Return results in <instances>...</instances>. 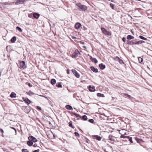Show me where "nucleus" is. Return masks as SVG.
I'll return each mask as SVG.
<instances>
[{
  "instance_id": "13",
  "label": "nucleus",
  "mask_w": 152,
  "mask_h": 152,
  "mask_svg": "<svg viewBox=\"0 0 152 152\" xmlns=\"http://www.w3.org/2000/svg\"><path fill=\"white\" fill-rule=\"evenodd\" d=\"M90 69L94 72L96 73L98 72L97 69L96 68H95L94 66H91Z\"/></svg>"
},
{
  "instance_id": "11",
  "label": "nucleus",
  "mask_w": 152,
  "mask_h": 152,
  "mask_svg": "<svg viewBox=\"0 0 152 152\" xmlns=\"http://www.w3.org/2000/svg\"><path fill=\"white\" fill-rule=\"evenodd\" d=\"M121 95L123 96L126 97V98H133L131 96L125 93H121Z\"/></svg>"
},
{
  "instance_id": "39",
  "label": "nucleus",
  "mask_w": 152,
  "mask_h": 152,
  "mask_svg": "<svg viewBox=\"0 0 152 152\" xmlns=\"http://www.w3.org/2000/svg\"><path fill=\"white\" fill-rule=\"evenodd\" d=\"M118 61L121 64H124V62L123 61L122 59H119V60Z\"/></svg>"
},
{
  "instance_id": "47",
  "label": "nucleus",
  "mask_w": 152,
  "mask_h": 152,
  "mask_svg": "<svg viewBox=\"0 0 152 152\" xmlns=\"http://www.w3.org/2000/svg\"><path fill=\"white\" fill-rule=\"evenodd\" d=\"M126 38L124 37H123L122 38V40H123V41L125 42V41H126Z\"/></svg>"
},
{
  "instance_id": "61",
  "label": "nucleus",
  "mask_w": 152,
  "mask_h": 152,
  "mask_svg": "<svg viewBox=\"0 0 152 152\" xmlns=\"http://www.w3.org/2000/svg\"><path fill=\"white\" fill-rule=\"evenodd\" d=\"M124 134H125V135H127V134H126V133H125Z\"/></svg>"
},
{
  "instance_id": "5",
  "label": "nucleus",
  "mask_w": 152,
  "mask_h": 152,
  "mask_svg": "<svg viewBox=\"0 0 152 152\" xmlns=\"http://www.w3.org/2000/svg\"><path fill=\"white\" fill-rule=\"evenodd\" d=\"M28 139L29 140H31L33 142H37V140L34 137L31 136H29Z\"/></svg>"
},
{
  "instance_id": "49",
  "label": "nucleus",
  "mask_w": 152,
  "mask_h": 152,
  "mask_svg": "<svg viewBox=\"0 0 152 152\" xmlns=\"http://www.w3.org/2000/svg\"><path fill=\"white\" fill-rule=\"evenodd\" d=\"M28 86L30 87H32V85L30 83H28Z\"/></svg>"
},
{
  "instance_id": "14",
  "label": "nucleus",
  "mask_w": 152,
  "mask_h": 152,
  "mask_svg": "<svg viewBox=\"0 0 152 152\" xmlns=\"http://www.w3.org/2000/svg\"><path fill=\"white\" fill-rule=\"evenodd\" d=\"M81 26V24L79 23H77L75 25V28L76 29H78Z\"/></svg>"
},
{
  "instance_id": "18",
  "label": "nucleus",
  "mask_w": 152,
  "mask_h": 152,
  "mask_svg": "<svg viewBox=\"0 0 152 152\" xmlns=\"http://www.w3.org/2000/svg\"><path fill=\"white\" fill-rule=\"evenodd\" d=\"M10 96L12 98H15L16 97V94L15 92H12L10 95Z\"/></svg>"
},
{
  "instance_id": "30",
  "label": "nucleus",
  "mask_w": 152,
  "mask_h": 152,
  "mask_svg": "<svg viewBox=\"0 0 152 152\" xmlns=\"http://www.w3.org/2000/svg\"><path fill=\"white\" fill-rule=\"evenodd\" d=\"M26 93L29 95H32L34 94V93L31 91H29L28 92H26Z\"/></svg>"
},
{
  "instance_id": "55",
  "label": "nucleus",
  "mask_w": 152,
  "mask_h": 152,
  "mask_svg": "<svg viewBox=\"0 0 152 152\" xmlns=\"http://www.w3.org/2000/svg\"><path fill=\"white\" fill-rule=\"evenodd\" d=\"M88 141H89V140H86V142H88V143H89L88 142Z\"/></svg>"
},
{
  "instance_id": "20",
  "label": "nucleus",
  "mask_w": 152,
  "mask_h": 152,
  "mask_svg": "<svg viewBox=\"0 0 152 152\" xmlns=\"http://www.w3.org/2000/svg\"><path fill=\"white\" fill-rule=\"evenodd\" d=\"M33 16L34 18L37 19L39 17V15L37 13H34L33 14Z\"/></svg>"
},
{
  "instance_id": "12",
  "label": "nucleus",
  "mask_w": 152,
  "mask_h": 152,
  "mask_svg": "<svg viewBox=\"0 0 152 152\" xmlns=\"http://www.w3.org/2000/svg\"><path fill=\"white\" fill-rule=\"evenodd\" d=\"M88 89L89 91L91 92L94 91L95 90V87L92 86L91 85L89 86Z\"/></svg>"
},
{
  "instance_id": "44",
  "label": "nucleus",
  "mask_w": 152,
  "mask_h": 152,
  "mask_svg": "<svg viewBox=\"0 0 152 152\" xmlns=\"http://www.w3.org/2000/svg\"><path fill=\"white\" fill-rule=\"evenodd\" d=\"M69 126L70 127H72V128H73V126L72 123L71 122H69Z\"/></svg>"
},
{
  "instance_id": "41",
  "label": "nucleus",
  "mask_w": 152,
  "mask_h": 152,
  "mask_svg": "<svg viewBox=\"0 0 152 152\" xmlns=\"http://www.w3.org/2000/svg\"><path fill=\"white\" fill-rule=\"evenodd\" d=\"M128 136H125L124 135H122L120 137L121 138H127Z\"/></svg>"
},
{
  "instance_id": "34",
  "label": "nucleus",
  "mask_w": 152,
  "mask_h": 152,
  "mask_svg": "<svg viewBox=\"0 0 152 152\" xmlns=\"http://www.w3.org/2000/svg\"><path fill=\"white\" fill-rule=\"evenodd\" d=\"M139 38L142 39H143L145 40H146L147 39L146 38L144 37L143 36L141 35L139 36Z\"/></svg>"
},
{
  "instance_id": "3",
  "label": "nucleus",
  "mask_w": 152,
  "mask_h": 152,
  "mask_svg": "<svg viewBox=\"0 0 152 152\" xmlns=\"http://www.w3.org/2000/svg\"><path fill=\"white\" fill-rule=\"evenodd\" d=\"M102 31L103 33L105 35H111V32L108 31L105 28H101Z\"/></svg>"
},
{
  "instance_id": "1",
  "label": "nucleus",
  "mask_w": 152,
  "mask_h": 152,
  "mask_svg": "<svg viewBox=\"0 0 152 152\" xmlns=\"http://www.w3.org/2000/svg\"><path fill=\"white\" fill-rule=\"evenodd\" d=\"M76 5L78 7V9L80 11H85L87 8L86 6L80 3L76 4Z\"/></svg>"
},
{
  "instance_id": "43",
  "label": "nucleus",
  "mask_w": 152,
  "mask_h": 152,
  "mask_svg": "<svg viewBox=\"0 0 152 152\" xmlns=\"http://www.w3.org/2000/svg\"><path fill=\"white\" fill-rule=\"evenodd\" d=\"M75 134L76 136L77 137H79V136H80L79 134L78 133H77V132H75Z\"/></svg>"
},
{
  "instance_id": "60",
  "label": "nucleus",
  "mask_w": 152,
  "mask_h": 152,
  "mask_svg": "<svg viewBox=\"0 0 152 152\" xmlns=\"http://www.w3.org/2000/svg\"><path fill=\"white\" fill-rule=\"evenodd\" d=\"M49 124H51V122H49Z\"/></svg>"
},
{
  "instance_id": "28",
  "label": "nucleus",
  "mask_w": 152,
  "mask_h": 152,
  "mask_svg": "<svg viewBox=\"0 0 152 152\" xmlns=\"http://www.w3.org/2000/svg\"><path fill=\"white\" fill-rule=\"evenodd\" d=\"M133 43H134V42L129 40H127V41L126 43L128 44H129L130 45H134V44H132Z\"/></svg>"
},
{
  "instance_id": "36",
  "label": "nucleus",
  "mask_w": 152,
  "mask_h": 152,
  "mask_svg": "<svg viewBox=\"0 0 152 152\" xmlns=\"http://www.w3.org/2000/svg\"><path fill=\"white\" fill-rule=\"evenodd\" d=\"M138 61H139L140 63H141V62H142L143 61V59L141 57H138Z\"/></svg>"
},
{
  "instance_id": "37",
  "label": "nucleus",
  "mask_w": 152,
  "mask_h": 152,
  "mask_svg": "<svg viewBox=\"0 0 152 152\" xmlns=\"http://www.w3.org/2000/svg\"><path fill=\"white\" fill-rule=\"evenodd\" d=\"M110 7L112 8V9H114V5L113 4L110 3Z\"/></svg>"
},
{
  "instance_id": "19",
  "label": "nucleus",
  "mask_w": 152,
  "mask_h": 152,
  "mask_svg": "<svg viewBox=\"0 0 152 152\" xmlns=\"http://www.w3.org/2000/svg\"><path fill=\"white\" fill-rule=\"evenodd\" d=\"M99 66L101 69L103 70L105 68V66L102 63L99 65Z\"/></svg>"
},
{
  "instance_id": "53",
  "label": "nucleus",
  "mask_w": 152,
  "mask_h": 152,
  "mask_svg": "<svg viewBox=\"0 0 152 152\" xmlns=\"http://www.w3.org/2000/svg\"><path fill=\"white\" fill-rule=\"evenodd\" d=\"M67 74H69V69H68L67 71Z\"/></svg>"
},
{
  "instance_id": "35",
  "label": "nucleus",
  "mask_w": 152,
  "mask_h": 152,
  "mask_svg": "<svg viewBox=\"0 0 152 152\" xmlns=\"http://www.w3.org/2000/svg\"><path fill=\"white\" fill-rule=\"evenodd\" d=\"M16 29L18 30V31L20 32H21L22 31V30L19 26H17L16 28Z\"/></svg>"
},
{
  "instance_id": "56",
  "label": "nucleus",
  "mask_w": 152,
  "mask_h": 152,
  "mask_svg": "<svg viewBox=\"0 0 152 152\" xmlns=\"http://www.w3.org/2000/svg\"><path fill=\"white\" fill-rule=\"evenodd\" d=\"M147 68L149 69H150V68L148 66H147Z\"/></svg>"
},
{
  "instance_id": "23",
  "label": "nucleus",
  "mask_w": 152,
  "mask_h": 152,
  "mask_svg": "<svg viewBox=\"0 0 152 152\" xmlns=\"http://www.w3.org/2000/svg\"><path fill=\"white\" fill-rule=\"evenodd\" d=\"M16 37L15 36H14L11 39L10 41L12 43H14L16 40Z\"/></svg>"
},
{
  "instance_id": "7",
  "label": "nucleus",
  "mask_w": 152,
  "mask_h": 152,
  "mask_svg": "<svg viewBox=\"0 0 152 152\" xmlns=\"http://www.w3.org/2000/svg\"><path fill=\"white\" fill-rule=\"evenodd\" d=\"M104 151L105 152H113V149L111 146H108L107 147Z\"/></svg>"
},
{
  "instance_id": "4",
  "label": "nucleus",
  "mask_w": 152,
  "mask_h": 152,
  "mask_svg": "<svg viewBox=\"0 0 152 152\" xmlns=\"http://www.w3.org/2000/svg\"><path fill=\"white\" fill-rule=\"evenodd\" d=\"M79 53V51L76 50H75L74 52L72 54V58H75L78 56V54Z\"/></svg>"
},
{
  "instance_id": "21",
  "label": "nucleus",
  "mask_w": 152,
  "mask_h": 152,
  "mask_svg": "<svg viewBox=\"0 0 152 152\" xmlns=\"http://www.w3.org/2000/svg\"><path fill=\"white\" fill-rule=\"evenodd\" d=\"M27 144L29 146H31L33 144V142L31 140H29L27 141Z\"/></svg>"
},
{
  "instance_id": "57",
  "label": "nucleus",
  "mask_w": 152,
  "mask_h": 152,
  "mask_svg": "<svg viewBox=\"0 0 152 152\" xmlns=\"http://www.w3.org/2000/svg\"><path fill=\"white\" fill-rule=\"evenodd\" d=\"M83 47L84 48H86V46H83Z\"/></svg>"
},
{
  "instance_id": "22",
  "label": "nucleus",
  "mask_w": 152,
  "mask_h": 152,
  "mask_svg": "<svg viewBox=\"0 0 152 152\" xmlns=\"http://www.w3.org/2000/svg\"><path fill=\"white\" fill-rule=\"evenodd\" d=\"M15 2H14L11 3L5 2L2 3V4L3 5H12Z\"/></svg>"
},
{
  "instance_id": "48",
  "label": "nucleus",
  "mask_w": 152,
  "mask_h": 152,
  "mask_svg": "<svg viewBox=\"0 0 152 152\" xmlns=\"http://www.w3.org/2000/svg\"><path fill=\"white\" fill-rule=\"evenodd\" d=\"M39 149H37V150H34V151H33L32 152H39Z\"/></svg>"
},
{
  "instance_id": "52",
  "label": "nucleus",
  "mask_w": 152,
  "mask_h": 152,
  "mask_svg": "<svg viewBox=\"0 0 152 152\" xmlns=\"http://www.w3.org/2000/svg\"><path fill=\"white\" fill-rule=\"evenodd\" d=\"M37 146V144H34L33 145V146L34 147H35Z\"/></svg>"
},
{
  "instance_id": "9",
  "label": "nucleus",
  "mask_w": 152,
  "mask_h": 152,
  "mask_svg": "<svg viewBox=\"0 0 152 152\" xmlns=\"http://www.w3.org/2000/svg\"><path fill=\"white\" fill-rule=\"evenodd\" d=\"M23 100L28 105L29 104V103H31V101L30 100L28 99V98H22Z\"/></svg>"
},
{
  "instance_id": "32",
  "label": "nucleus",
  "mask_w": 152,
  "mask_h": 152,
  "mask_svg": "<svg viewBox=\"0 0 152 152\" xmlns=\"http://www.w3.org/2000/svg\"><path fill=\"white\" fill-rule=\"evenodd\" d=\"M82 119L83 120H86L87 119V118L86 115H84L82 116Z\"/></svg>"
},
{
  "instance_id": "46",
  "label": "nucleus",
  "mask_w": 152,
  "mask_h": 152,
  "mask_svg": "<svg viewBox=\"0 0 152 152\" xmlns=\"http://www.w3.org/2000/svg\"><path fill=\"white\" fill-rule=\"evenodd\" d=\"M10 128H11V129H14L15 130V133H16V129L15 128H14L13 127H10Z\"/></svg>"
},
{
  "instance_id": "31",
  "label": "nucleus",
  "mask_w": 152,
  "mask_h": 152,
  "mask_svg": "<svg viewBox=\"0 0 152 152\" xmlns=\"http://www.w3.org/2000/svg\"><path fill=\"white\" fill-rule=\"evenodd\" d=\"M73 115H75L77 118L78 119L79 118H80V116L78 114H77V113H73Z\"/></svg>"
},
{
  "instance_id": "33",
  "label": "nucleus",
  "mask_w": 152,
  "mask_h": 152,
  "mask_svg": "<svg viewBox=\"0 0 152 152\" xmlns=\"http://www.w3.org/2000/svg\"><path fill=\"white\" fill-rule=\"evenodd\" d=\"M120 59V58L118 56L115 57L113 58L114 60L117 61H118Z\"/></svg>"
},
{
  "instance_id": "51",
  "label": "nucleus",
  "mask_w": 152,
  "mask_h": 152,
  "mask_svg": "<svg viewBox=\"0 0 152 152\" xmlns=\"http://www.w3.org/2000/svg\"><path fill=\"white\" fill-rule=\"evenodd\" d=\"M72 38L73 39H76V38L75 37H74V36H72Z\"/></svg>"
},
{
  "instance_id": "8",
  "label": "nucleus",
  "mask_w": 152,
  "mask_h": 152,
  "mask_svg": "<svg viewBox=\"0 0 152 152\" xmlns=\"http://www.w3.org/2000/svg\"><path fill=\"white\" fill-rule=\"evenodd\" d=\"M72 71L76 77L77 78H79L80 77L79 74L75 69H72Z\"/></svg>"
},
{
  "instance_id": "27",
  "label": "nucleus",
  "mask_w": 152,
  "mask_h": 152,
  "mask_svg": "<svg viewBox=\"0 0 152 152\" xmlns=\"http://www.w3.org/2000/svg\"><path fill=\"white\" fill-rule=\"evenodd\" d=\"M97 96L98 97H104V94H102L100 93H98L97 94Z\"/></svg>"
},
{
  "instance_id": "59",
  "label": "nucleus",
  "mask_w": 152,
  "mask_h": 152,
  "mask_svg": "<svg viewBox=\"0 0 152 152\" xmlns=\"http://www.w3.org/2000/svg\"><path fill=\"white\" fill-rule=\"evenodd\" d=\"M28 17H31V16H30V15H28Z\"/></svg>"
},
{
  "instance_id": "62",
  "label": "nucleus",
  "mask_w": 152,
  "mask_h": 152,
  "mask_svg": "<svg viewBox=\"0 0 152 152\" xmlns=\"http://www.w3.org/2000/svg\"><path fill=\"white\" fill-rule=\"evenodd\" d=\"M56 86H57V84H56Z\"/></svg>"
},
{
  "instance_id": "10",
  "label": "nucleus",
  "mask_w": 152,
  "mask_h": 152,
  "mask_svg": "<svg viewBox=\"0 0 152 152\" xmlns=\"http://www.w3.org/2000/svg\"><path fill=\"white\" fill-rule=\"evenodd\" d=\"M90 59L93 62H94L95 63H97L98 62V61L95 58H93L91 56H90Z\"/></svg>"
},
{
  "instance_id": "40",
  "label": "nucleus",
  "mask_w": 152,
  "mask_h": 152,
  "mask_svg": "<svg viewBox=\"0 0 152 152\" xmlns=\"http://www.w3.org/2000/svg\"><path fill=\"white\" fill-rule=\"evenodd\" d=\"M58 88H62V86L61 85V83H59L58 84Z\"/></svg>"
},
{
  "instance_id": "24",
  "label": "nucleus",
  "mask_w": 152,
  "mask_h": 152,
  "mask_svg": "<svg viewBox=\"0 0 152 152\" xmlns=\"http://www.w3.org/2000/svg\"><path fill=\"white\" fill-rule=\"evenodd\" d=\"M56 83V80L54 79H52L50 81V83L53 85L55 84Z\"/></svg>"
},
{
  "instance_id": "17",
  "label": "nucleus",
  "mask_w": 152,
  "mask_h": 152,
  "mask_svg": "<svg viewBox=\"0 0 152 152\" xmlns=\"http://www.w3.org/2000/svg\"><path fill=\"white\" fill-rule=\"evenodd\" d=\"M114 137L111 134H110L108 138L109 140L114 141L115 140Z\"/></svg>"
},
{
  "instance_id": "26",
  "label": "nucleus",
  "mask_w": 152,
  "mask_h": 152,
  "mask_svg": "<svg viewBox=\"0 0 152 152\" xmlns=\"http://www.w3.org/2000/svg\"><path fill=\"white\" fill-rule=\"evenodd\" d=\"M134 38V37L133 36L130 35H128L127 37V39L129 40L133 39Z\"/></svg>"
},
{
  "instance_id": "54",
  "label": "nucleus",
  "mask_w": 152,
  "mask_h": 152,
  "mask_svg": "<svg viewBox=\"0 0 152 152\" xmlns=\"http://www.w3.org/2000/svg\"><path fill=\"white\" fill-rule=\"evenodd\" d=\"M131 31L132 34H133V35H134V32H133L132 31V30H131Z\"/></svg>"
},
{
  "instance_id": "38",
  "label": "nucleus",
  "mask_w": 152,
  "mask_h": 152,
  "mask_svg": "<svg viewBox=\"0 0 152 152\" xmlns=\"http://www.w3.org/2000/svg\"><path fill=\"white\" fill-rule=\"evenodd\" d=\"M22 152H29V151L27 149H23L22 150Z\"/></svg>"
},
{
  "instance_id": "58",
  "label": "nucleus",
  "mask_w": 152,
  "mask_h": 152,
  "mask_svg": "<svg viewBox=\"0 0 152 152\" xmlns=\"http://www.w3.org/2000/svg\"><path fill=\"white\" fill-rule=\"evenodd\" d=\"M28 17H31V16H30V15H28Z\"/></svg>"
},
{
  "instance_id": "29",
  "label": "nucleus",
  "mask_w": 152,
  "mask_h": 152,
  "mask_svg": "<svg viewBox=\"0 0 152 152\" xmlns=\"http://www.w3.org/2000/svg\"><path fill=\"white\" fill-rule=\"evenodd\" d=\"M127 138L129 140V141L131 143H133V141L132 140V137L130 136L128 137Z\"/></svg>"
},
{
  "instance_id": "45",
  "label": "nucleus",
  "mask_w": 152,
  "mask_h": 152,
  "mask_svg": "<svg viewBox=\"0 0 152 152\" xmlns=\"http://www.w3.org/2000/svg\"><path fill=\"white\" fill-rule=\"evenodd\" d=\"M0 131L2 134L4 133V130L2 129H0Z\"/></svg>"
},
{
  "instance_id": "15",
  "label": "nucleus",
  "mask_w": 152,
  "mask_h": 152,
  "mask_svg": "<svg viewBox=\"0 0 152 152\" xmlns=\"http://www.w3.org/2000/svg\"><path fill=\"white\" fill-rule=\"evenodd\" d=\"M145 42L143 40H140L139 41H136L133 43V44H134V45H138L140 44H141L143 43H145Z\"/></svg>"
},
{
  "instance_id": "50",
  "label": "nucleus",
  "mask_w": 152,
  "mask_h": 152,
  "mask_svg": "<svg viewBox=\"0 0 152 152\" xmlns=\"http://www.w3.org/2000/svg\"><path fill=\"white\" fill-rule=\"evenodd\" d=\"M37 108L39 110H41V107H40L37 106Z\"/></svg>"
},
{
  "instance_id": "42",
  "label": "nucleus",
  "mask_w": 152,
  "mask_h": 152,
  "mask_svg": "<svg viewBox=\"0 0 152 152\" xmlns=\"http://www.w3.org/2000/svg\"><path fill=\"white\" fill-rule=\"evenodd\" d=\"M88 121L90 122L93 123L94 122V120L93 119H90L88 120Z\"/></svg>"
},
{
  "instance_id": "2",
  "label": "nucleus",
  "mask_w": 152,
  "mask_h": 152,
  "mask_svg": "<svg viewBox=\"0 0 152 152\" xmlns=\"http://www.w3.org/2000/svg\"><path fill=\"white\" fill-rule=\"evenodd\" d=\"M18 66L20 69H24L26 67V62L23 61L20 62L19 64L18 65Z\"/></svg>"
},
{
  "instance_id": "16",
  "label": "nucleus",
  "mask_w": 152,
  "mask_h": 152,
  "mask_svg": "<svg viewBox=\"0 0 152 152\" xmlns=\"http://www.w3.org/2000/svg\"><path fill=\"white\" fill-rule=\"evenodd\" d=\"M93 138L94 139H96L100 141L101 140L102 138L100 136H99L98 135H94L93 136Z\"/></svg>"
},
{
  "instance_id": "6",
  "label": "nucleus",
  "mask_w": 152,
  "mask_h": 152,
  "mask_svg": "<svg viewBox=\"0 0 152 152\" xmlns=\"http://www.w3.org/2000/svg\"><path fill=\"white\" fill-rule=\"evenodd\" d=\"M26 1V0H17L15 2V4L18 5L23 4Z\"/></svg>"
},
{
  "instance_id": "25",
  "label": "nucleus",
  "mask_w": 152,
  "mask_h": 152,
  "mask_svg": "<svg viewBox=\"0 0 152 152\" xmlns=\"http://www.w3.org/2000/svg\"><path fill=\"white\" fill-rule=\"evenodd\" d=\"M65 107L66 109L69 110H72L73 108L72 107L69 105H67Z\"/></svg>"
}]
</instances>
